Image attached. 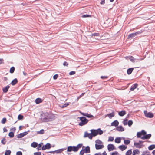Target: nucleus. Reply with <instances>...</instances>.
Returning <instances> with one entry per match:
<instances>
[{"instance_id":"4be33fe9","label":"nucleus","mask_w":155,"mask_h":155,"mask_svg":"<svg viewBox=\"0 0 155 155\" xmlns=\"http://www.w3.org/2000/svg\"><path fill=\"white\" fill-rule=\"evenodd\" d=\"M106 116L110 118H111L114 116V112H112L111 113L107 114Z\"/></svg>"},{"instance_id":"9b49d317","label":"nucleus","mask_w":155,"mask_h":155,"mask_svg":"<svg viewBox=\"0 0 155 155\" xmlns=\"http://www.w3.org/2000/svg\"><path fill=\"white\" fill-rule=\"evenodd\" d=\"M95 148L97 150H99L101 149L104 147V146L103 144H95Z\"/></svg>"},{"instance_id":"9d476101","label":"nucleus","mask_w":155,"mask_h":155,"mask_svg":"<svg viewBox=\"0 0 155 155\" xmlns=\"http://www.w3.org/2000/svg\"><path fill=\"white\" fill-rule=\"evenodd\" d=\"M84 137H88L90 139H91L92 138V136L91 134V133H88L87 132L84 133Z\"/></svg>"},{"instance_id":"ddd939ff","label":"nucleus","mask_w":155,"mask_h":155,"mask_svg":"<svg viewBox=\"0 0 155 155\" xmlns=\"http://www.w3.org/2000/svg\"><path fill=\"white\" fill-rule=\"evenodd\" d=\"M151 136V135L150 134H148L147 135L145 134L144 136L141 137V138L143 140L148 139L150 138Z\"/></svg>"},{"instance_id":"e433bc0d","label":"nucleus","mask_w":155,"mask_h":155,"mask_svg":"<svg viewBox=\"0 0 155 155\" xmlns=\"http://www.w3.org/2000/svg\"><path fill=\"white\" fill-rule=\"evenodd\" d=\"M128 58L130 59L131 61L132 62H134L135 61V60H136L134 57L132 56H129L128 57Z\"/></svg>"},{"instance_id":"f704fd0d","label":"nucleus","mask_w":155,"mask_h":155,"mask_svg":"<svg viewBox=\"0 0 155 155\" xmlns=\"http://www.w3.org/2000/svg\"><path fill=\"white\" fill-rule=\"evenodd\" d=\"M44 133V130L43 129H41L40 131L37 132V134H43Z\"/></svg>"},{"instance_id":"603ef678","label":"nucleus","mask_w":155,"mask_h":155,"mask_svg":"<svg viewBox=\"0 0 155 155\" xmlns=\"http://www.w3.org/2000/svg\"><path fill=\"white\" fill-rule=\"evenodd\" d=\"M111 155H118V153L117 152L115 151L111 153Z\"/></svg>"},{"instance_id":"37998d69","label":"nucleus","mask_w":155,"mask_h":155,"mask_svg":"<svg viewBox=\"0 0 155 155\" xmlns=\"http://www.w3.org/2000/svg\"><path fill=\"white\" fill-rule=\"evenodd\" d=\"M142 135L141 133H140V132H138L137 133V138H139L141 137V135Z\"/></svg>"},{"instance_id":"4c0bfd02","label":"nucleus","mask_w":155,"mask_h":155,"mask_svg":"<svg viewBox=\"0 0 155 155\" xmlns=\"http://www.w3.org/2000/svg\"><path fill=\"white\" fill-rule=\"evenodd\" d=\"M96 144H102L103 143L99 140H97L95 141Z\"/></svg>"},{"instance_id":"6e6552de","label":"nucleus","mask_w":155,"mask_h":155,"mask_svg":"<svg viewBox=\"0 0 155 155\" xmlns=\"http://www.w3.org/2000/svg\"><path fill=\"white\" fill-rule=\"evenodd\" d=\"M51 147V145L49 143H47L46 145H43L42 147V150H44L46 149H49Z\"/></svg>"},{"instance_id":"a211bd4d","label":"nucleus","mask_w":155,"mask_h":155,"mask_svg":"<svg viewBox=\"0 0 155 155\" xmlns=\"http://www.w3.org/2000/svg\"><path fill=\"white\" fill-rule=\"evenodd\" d=\"M82 115L84 116L87 117L88 118H91L93 117L92 115L90 114L87 113H82Z\"/></svg>"},{"instance_id":"6e6d98bb","label":"nucleus","mask_w":155,"mask_h":155,"mask_svg":"<svg viewBox=\"0 0 155 155\" xmlns=\"http://www.w3.org/2000/svg\"><path fill=\"white\" fill-rule=\"evenodd\" d=\"M34 155H41V152H35L34 153Z\"/></svg>"},{"instance_id":"6ab92c4d","label":"nucleus","mask_w":155,"mask_h":155,"mask_svg":"<svg viewBox=\"0 0 155 155\" xmlns=\"http://www.w3.org/2000/svg\"><path fill=\"white\" fill-rule=\"evenodd\" d=\"M85 153H89L90 152V148L89 147H86L84 149Z\"/></svg>"},{"instance_id":"ea45409f","label":"nucleus","mask_w":155,"mask_h":155,"mask_svg":"<svg viewBox=\"0 0 155 155\" xmlns=\"http://www.w3.org/2000/svg\"><path fill=\"white\" fill-rule=\"evenodd\" d=\"M15 68L14 67H12L10 69V72L11 73H13L14 71Z\"/></svg>"},{"instance_id":"393cba45","label":"nucleus","mask_w":155,"mask_h":155,"mask_svg":"<svg viewBox=\"0 0 155 155\" xmlns=\"http://www.w3.org/2000/svg\"><path fill=\"white\" fill-rule=\"evenodd\" d=\"M126 114V112L125 111H122L118 113V114L120 116H123Z\"/></svg>"},{"instance_id":"8fccbe9b","label":"nucleus","mask_w":155,"mask_h":155,"mask_svg":"<svg viewBox=\"0 0 155 155\" xmlns=\"http://www.w3.org/2000/svg\"><path fill=\"white\" fill-rule=\"evenodd\" d=\"M133 121L132 120H129L128 123V124L129 127H130L133 124Z\"/></svg>"},{"instance_id":"a878e982","label":"nucleus","mask_w":155,"mask_h":155,"mask_svg":"<svg viewBox=\"0 0 155 155\" xmlns=\"http://www.w3.org/2000/svg\"><path fill=\"white\" fill-rule=\"evenodd\" d=\"M18 82V80L16 78H15L11 82V84L12 85H14L16 84Z\"/></svg>"},{"instance_id":"49530a36","label":"nucleus","mask_w":155,"mask_h":155,"mask_svg":"<svg viewBox=\"0 0 155 155\" xmlns=\"http://www.w3.org/2000/svg\"><path fill=\"white\" fill-rule=\"evenodd\" d=\"M123 123L124 125H126L127 124V120L126 119L124 120L123 122Z\"/></svg>"},{"instance_id":"5fc2aeb1","label":"nucleus","mask_w":155,"mask_h":155,"mask_svg":"<svg viewBox=\"0 0 155 155\" xmlns=\"http://www.w3.org/2000/svg\"><path fill=\"white\" fill-rule=\"evenodd\" d=\"M75 71H71L69 73V74L70 75H72L75 74Z\"/></svg>"},{"instance_id":"2eb2a0df","label":"nucleus","mask_w":155,"mask_h":155,"mask_svg":"<svg viewBox=\"0 0 155 155\" xmlns=\"http://www.w3.org/2000/svg\"><path fill=\"white\" fill-rule=\"evenodd\" d=\"M127 147V146L124 145H120L118 147V148L122 151L126 149Z\"/></svg>"},{"instance_id":"bf43d9fd","label":"nucleus","mask_w":155,"mask_h":155,"mask_svg":"<svg viewBox=\"0 0 155 155\" xmlns=\"http://www.w3.org/2000/svg\"><path fill=\"white\" fill-rule=\"evenodd\" d=\"M90 16L89 15H82V17L84 18L88 17Z\"/></svg>"},{"instance_id":"f257e3e1","label":"nucleus","mask_w":155,"mask_h":155,"mask_svg":"<svg viewBox=\"0 0 155 155\" xmlns=\"http://www.w3.org/2000/svg\"><path fill=\"white\" fill-rule=\"evenodd\" d=\"M55 119L54 115L51 113H45L42 114L41 119L44 122H48L53 120Z\"/></svg>"},{"instance_id":"2f4dec72","label":"nucleus","mask_w":155,"mask_h":155,"mask_svg":"<svg viewBox=\"0 0 155 155\" xmlns=\"http://www.w3.org/2000/svg\"><path fill=\"white\" fill-rule=\"evenodd\" d=\"M132 154V150L131 149L129 150L125 153V155H131Z\"/></svg>"},{"instance_id":"f3484780","label":"nucleus","mask_w":155,"mask_h":155,"mask_svg":"<svg viewBox=\"0 0 155 155\" xmlns=\"http://www.w3.org/2000/svg\"><path fill=\"white\" fill-rule=\"evenodd\" d=\"M117 130L119 131L122 132L124 130V129L122 126H118L116 128Z\"/></svg>"},{"instance_id":"dca6fc26","label":"nucleus","mask_w":155,"mask_h":155,"mask_svg":"<svg viewBox=\"0 0 155 155\" xmlns=\"http://www.w3.org/2000/svg\"><path fill=\"white\" fill-rule=\"evenodd\" d=\"M118 122L117 120H116L114 121L111 123V126H114L115 127H116L118 125Z\"/></svg>"},{"instance_id":"39448f33","label":"nucleus","mask_w":155,"mask_h":155,"mask_svg":"<svg viewBox=\"0 0 155 155\" xmlns=\"http://www.w3.org/2000/svg\"><path fill=\"white\" fill-rule=\"evenodd\" d=\"M145 116L148 118H151L153 117V114L150 112H148L147 111H144V112Z\"/></svg>"},{"instance_id":"3c124183","label":"nucleus","mask_w":155,"mask_h":155,"mask_svg":"<svg viewBox=\"0 0 155 155\" xmlns=\"http://www.w3.org/2000/svg\"><path fill=\"white\" fill-rule=\"evenodd\" d=\"M6 118H4L2 119L1 121V123L2 124H4L6 122Z\"/></svg>"},{"instance_id":"c03bdc74","label":"nucleus","mask_w":155,"mask_h":155,"mask_svg":"<svg viewBox=\"0 0 155 155\" xmlns=\"http://www.w3.org/2000/svg\"><path fill=\"white\" fill-rule=\"evenodd\" d=\"M6 143V139L5 138H3L1 140V143L3 144H5Z\"/></svg>"},{"instance_id":"0eeeda50","label":"nucleus","mask_w":155,"mask_h":155,"mask_svg":"<svg viewBox=\"0 0 155 155\" xmlns=\"http://www.w3.org/2000/svg\"><path fill=\"white\" fill-rule=\"evenodd\" d=\"M29 131H25L24 132L20 133V134L17 135L18 138H21L24 136H25L27 135L28 134Z\"/></svg>"},{"instance_id":"774afa93","label":"nucleus","mask_w":155,"mask_h":155,"mask_svg":"<svg viewBox=\"0 0 155 155\" xmlns=\"http://www.w3.org/2000/svg\"><path fill=\"white\" fill-rule=\"evenodd\" d=\"M95 155H102L101 153H96Z\"/></svg>"},{"instance_id":"a18cd8bd","label":"nucleus","mask_w":155,"mask_h":155,"mask_svg":"<svg viewBox=\"0 0 155 155\" xmlns=\"http://www.w3.org/2000/svg\"><path fill=\"white\" fill-rule=\"evenodd\" d=\"M141 155H150L148 153V152L147 151H145L142 152V153Z\"/></svg>"},{"instance_id":"79ce46f5","label":"nucleus","mask_w":155,"mask_h":155,"mask_svg":"<svg viewBox=\"0 0 155 155\" xmlns=\"http://www.w3.org/2000/svg\"><path fill=\"white\" fill-rule=\"evenodd\" d=\"M114 138L113 137L110 136L109 137L108 141H113L114 140Z\"/></svg>"},{"instance_id":"338daca9","label":"nucleus","mask_w":155,"mask_h":155,"mask_svg":"<svg viewBox=\"0 0 155 155\" xmlns=\"http://www.w3.org/2000/svg\"><path fill=\"white\" fill-rule=\"evenodd\" d=\"M3 130L4 132H7L8 131L5 128H4Z\"/></svg>"},{"instance_id":"0e129e2a","label":"nucleus","mask_w":155,"mask_h":155,"mask_svg":"<svg viewBox=\"0 0 155 155\" xmlns=\"http://www.w3.org/2000/svg\"><path fill=\"white\" fill-rule=\"evenodd\" d=\"M68 64L66 62H64L63 63V65L64 66H67Z\"/></svg>"},{"instance_id":"69168bd1","label":"nucleus","mask_w":155,"mask_h":155,"mask_svg":"<svg viewBox=\"0 0 155 155\" xmlns=\"http://www.w3.org/2000/svg\"><path fill=\"white\" fill-rule=\"evenodd\" d=\"M16 129L15 127L12 128H11V130L15 131L16 130Z\"/></svg>"},{"instance_id":"58836bf2","label":"nucleus","mask_w":155,"mask_h":155,"mask_svg":"<svg viewBox=\"0 0 155 155\" xmlns=\"http://www.w3.org/2000/svg\"><path fill=\"white\" fill-rule=\"evenodd\" d=\"M99 34L98 33H95L94 34H92L91 35V36L95 38V36H99Z\"/></svg>"},{"instance_id":"72a5a7b5","label":"nucleus","mask_w":155,"mask_h":155,"mask_svg":"<svg viewBox=\"0 0 155 155\" xmlns=\"http://www.w3.org/2000/svg\"><path fill=\"white\" fill-rule=\"evenodd\" d=\"M43 144V143H39L38 145V147H37V150H41V147Z\"/></svg>"},{"instance_id":"423d86ee","label":"nucleus","mask_w":155,"mask_h":155,"mask_svg":"<svg viewBox=\"0 0 155 155\" xmlns=\"http://www.w3.org/2000/svg\"><path fill=\"white\" fill-rule=\"evenodd\" d=\"M107 148L109 152L112 151L113 150L115 149L114 145L111 144H108L107 146Z\"/></svg>"},{"instance_id":"aec40b11","label":"nucleus","mask_w":155,"mask_h":155,"mask_svg":"<svg viewBox=\"0 0 155 155\" xmlns=\"http://www.w3.org/2000/svg\"><path fill=\"white\" fill-rule=\"evenodd\" d=\"M138 86V85L137 84H135L132 85L130 88V90L131 91H133L134 90L135 88H137Z\"/></svg>"},{"instance_id":"e2e57ef3","label":"nucleus","mask_w":155,"mask_h":155,"mask_svg":"<svg viewBox=\"0 0 155 155\" xmlns=\"http://www.w3.org/2000/svg\"><path fill=\"white\" fill-rule=\"evenodd\" d=\"M108 77L106 76H101V78L102 79H104L107 78Z\"/></svg>"},{"instance_id":"c9c22d12","label":"nucleus","mask_w":155,"mask_h":155,"mask_svg":"<svg viewBox=\"0 0 155 155\" xmlns=\"http://www.w3.org/2000/svg\"><path fill=\"white\" fill-rule=\"evenodd\" d=\"M11 151L10 150H6L5 153V155H10Z\"/></svg>"},{"instance_id":"4468645a","label":"nucleus","mask_w":155,"mask_h":155,"mask_svg":"<svg viewBox=\"0 0 155 155\" xmlns=\"http://www.w3.org/2000/svg\"><path fill=\"white\" fill-rule=\"evenodd\" d=\"M91 134L92 135V137L95 136L97 135V130L92 129L91 130Z\"/></svg>"},{"instance_id":"680f3d73","label":"nucleus","mask_w":155,"mask_h":155,"mask_svg":"<svg viewBox=\"0 0 155 155\" xmlns=\"http://www.w3.org/2000/svg\"><path fill=\"white\" fill-rule=\"evenodd\" d=\"M105 3V0H101L100 4L102 5L104 4Z\"/></svg>"},{"instance_id":"13d9d810","label":"nucleus","mask_w":155,"mask_h":155,"mask_svg":"<svg viewBox=\"0 0 155 155\" xmlns=\"http://www.w3.org/2000/svg\"><path fill=\"white\" fill-rule=\"evenodd\" d=\"M16 155H22V153L21 151H18L16 153Z\"/></svg>"},{"instance_id":"864d4df0","label":"nucleus","mask_w":155,"mask_h":155,"mask_svg":"<svg viewBox=\"0 0 155 155\" xmlns=\"http://www.w3.org/2000/svg\"><path fill=\"white\" fill-rule=\"evenodd\" d=\"M140 133H141L142 135H145L146 134V132L144 130H142L140 132Z\"/></svg>"},{"instance_id":"bb28decb","label":"nucleus","mask_w":155,"mask_h":155,"mask_svg":"<svg viewBox=\"0 0 155 155\" xmlns=\"http://www.w3.org/2000/svg\"><path fill=\"white\" fill-rule=\"evenodd\" d=\"M133 69H134L133 68H130L128 69L127 70V74L129 75L131 73L132 71H133Z\"/></svg>"},{"instance_id":"1a4fd4ad","label":"nucleus","mask_w":155,"mask_h":155,"mask_svg":"<svg viewBox=\"0 0 155 155\" xmlns=\"http://www.w3.org/2000/svg\"><path fill=\"white\" fill-rule=\"evenodd\" d=\"M66 149V148H62L60 149L56 150H55L54 151H50L49 152L50 153H61L63 151L65 150Z\"/></svg>"},{"instance_id":"09e8293b","label":"nucleus","mask_w":155,"mask_h":155,"mask_svg":"<svg viewBox=\"0 0 155 155\" xmlns=\"http://www.w3.org/2000/svg\"><path fill=\"white\" fill-rule=\"evenodd\" d=\"M23 117V116L22 115L19 114L18 116V120H21Z\"/></svg>"},{"instance_id":"f03ea898","label":"nucleus","mask_w":155,"mask_h":155,"mask_svg":"<svg viewBox=\"0 0 155 155\" xmlns=\"http://www.w3.org/2000/svg\"><path fill=\"white\" fill-rule=\"evenodd\" d=\"M83 144H79L77 146H69L68 147L67 151L68 152H70L73 151L74 152L78 151L79 149L82 146Z\"/></svg>"},{"instance_id":"c85d7f7f","label":"nucleus","mask_w":155,"mask_h":155,"mask_svg":"<svg viewBox=\"0 0 155 155\" xmlns=\"http://www.w3.org/2000/svg\"><path fill=\"white\" fill-rule=\"evenodd\" d=\"M155 148V145H152L148 147V149L149 150H151Z\"/></svg>"},{"instance_id":"c756f323","label":"nucleus","mask_w":155,"mask_h":155,"mask_svg":"<svg viewBox=\"0 0 155 155\" xmlns=\"http://www.w3.org/2000/svg\"><path fill=\"white\" fill-rule=\"evenodd\" d=\"M124 143L125 145H128L130 143V141L129 140H124Z\"/></svg>"},{"instance_id":"7ed1b4c3","label":"nucleus","mask_w":155,"mask_h":155,"mask_svg":"<svg viewBox=\"0 0 155 155\" xmlns=\"http://www.w3.org/2000/svg\"><path fill=\"white\" fill-rule=\"evenodd\" d=\"M81 122L79 123V125L80 126H83L86 124L88 120L86 118L84 117H80L79 118Z\"/></svg>"},{"instance_id":"7c9ffc66","label":"nucleus","mask_w":155,"mask_h":155,"mask_svg":"<svg viewBox=\"0 0 155 155\" xmlns=\"http://www.w3.org/2000/svg\"><path fill=\"white\" fill-rule=\"evenodd\" d=\"M9 87L8 86H7L5 88H3V92L5 93L6 92L8 91Z\"/></svg>"},{"instance_id":"5701e85b","label":"nucleus","mask_w":155,"mask_h":155,"mask_svg":"<svg viewBox=\"0 0 155 155\" xmlns=\"http://www.w3.org/2000/svg\"><path fill=\"white\" fill-rule=\"evenodd\" d=\"M115 142L117 143H119L121 142V138L120 137H117L115 140Z\"/></svg>"},{"instance_id":"b1692460","label":"nucleus","mask_w":155,"mask_h":155,"mask_svg":"<svg viewBox=\"0 0 155 155\" xmlns=\"http://www.w3.org/2000/svg\"><path fill=\"white\" fill-rule=\"evenodd\" d=\"M31 146L33 148H36L38 145V143L35 142H33L31 144Z\"/></svg>"},{"instance_id":"f8f14e48","label":"nucleus","mask_w":155,"mask_h":155,"mask_svg":"<svg viewBox=\"0 0 155 155\" xmlns=\"http://www.w3.org/2000/svg\"><path fill=\"white\" fill-rule=\"evenodd\" d=\"M140 33L139 32H137L135 33H133L129 34L128 36V38H132L135 37L137 35V34Z\"/></svg>"},{"instance_id":"412c9836","label":"nucleus","mask_w":155,"mask_h":155,"mask_svg":"<svg viewBox=\"0 0 155 155\" xmlns=\"http://www.w3.org/2000/svg\"><path fill=\"white\" fill-rule=\"evenodd\" d=\"M140 152L139 150L137 149L134 150L132 153L133 155H136V154H139L140 153Z\"/></svg>"},{"instance_id":"20e7f679","label":"nucleus","mask_w":155,"mask_h":155,"mask_svg":"<svg viewBox=\"0 0 155 155\" xmlns=\"http://www.w3.org/2000/svg\"><path fill=\"white\" fill-rule=\"evenodd\" d=\"M143 141H139L138 142H134V146L137 148H142L144 147L143 145Z\"/></svg>"},{"instance_id":"4d7b16f0","label":"nucleus","mask_w":155,"mask_h":155,"mask_svg":"<svg viewBox=\"0 0 155 155\" xmlns=\"http://www.w3.org/2000/svg\"><path fill=\"white\" fill-rule=\"evenodd\" d=\"M58 74H56L54 76L53 78L54 79L56 80L57 79V78H58Z\"/></svg>"},{"instance_id":"a19ab883","label":"nucleus","mask_w":155,"mask_h":155,"mask_svg":"<svg viewBox=\"0 0 155 155\" xmlns=\"http://www.w3.org/2000/svg\"><path fill=\"white\" fill-rule=\"evenodd\" d=\"M9 136L11 138H12L14 137V134L12 132H10L8 134Z\"/></svg>"},{"instance_id":"de8ad7c7","label":"nucleus","mask_w":155,"mask_h":155,"mask_svg":"<svg viewBox=\"0 0 155 155\" xmlns=\"http://www.w3.org/2000/svg\"><path fill=\"white\" fill-rule=\"evenodd\" d=\"M84 153H85V152L84 149H82L80 152V155H83Z\"/></svg>"},{"instance_id":"473e14b6","label":"nucleus","mask_w":155,"mask_h":155,"mask_svg":"<svg viewBox=\"0 0 155 155\" xmlns=\"http://www.w3.org/2000/svg\"><path fill=\"white\" fill-rule=\"evenodd\" d=\"M97 134L101 135L103 133V131L101 130L100 129H98L97 130Z\"/></svg>"},{"instance_id":"052dcab7","label":"nucleus","mask_w":155,"mask_h":155,"mask_svg":"<svg viewBox=\"0 0 155 155\" xmlns=\"http://www.w3.org/2000/svg\"><path fill=\"white\" fill-rule=\"evenodd\" d=\"M68 103H65L63 105L62 107H65L68 106Z\"/></svg>"},{"instance_id":"cd10ccee","label":"nucleus","mask_w":155,"mask_h":155,"mask_svg":"<svg viewBox=\"0 0 155 155\" xmlns=\"http://www.w3.org/2000/svg\"><path fill=\"white\" fill-rule=\"evenodd\" d=\"M41 102L42 100L40 98H37L35 100V102L37 104L41 103Z\"/></svg>"}]
</instances>
